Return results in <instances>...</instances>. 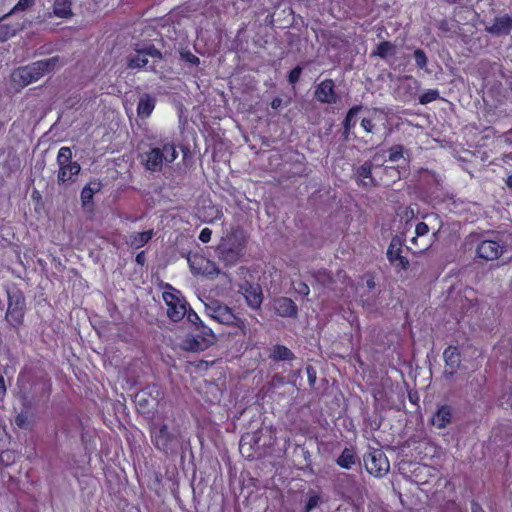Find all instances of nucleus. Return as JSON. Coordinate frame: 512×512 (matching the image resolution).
<instances>
[{"label": "nucleus", "mask_w": 512, "mask_h": 512, "mask_svg": "<svg viewBox=\"0 0 512 512\" xmlns=\"http://www.w3.org/2000/svg\"><path fill=\"white\" fill-rule=\"evenodd\" d=\"M505 185L509 190L512 191V173L505 179Z\"/></svg>", "instance_id": "obj_52"}, {"label": "nucleus", "mask_w": 512, "mask_h": 512, "mask_svg": "<svg viewBox=\"0 0 512 512\" xmlns=\"http://www.w3.org/2000/svg\"><path fill=\"white\" fill-rule=\"evenodd\" d=\"M154 230L149 229L143 232H133L129 235L126 243L132 249L144 247L154 236Z\"/></svg>", "instance_id": "obj_20"}, {"label": "nucleus", "mask_w": 512, "mask_h": 512, "mask_svg": "<svg viewBox=\"0 0 512 512\" xmlns=\"http://www.w3.org/2000/svg\"><path fill=\"white\" fill-rule=\"evenodd\" d=\"M443 358L446 367L449 369L448 373L454 375L461 364V353L457 346H448L443 352Z\"/></svg>", "instance_id": "obj_17"}, {"label": "nucleus", "mask_w": 512, "mask_h": 512, "mask_svg": "<svg viewBox=\"0 0 512 512\" xmlns=\"http://www.w3.org/2000/svg\"><path fill=\"white\" fill-rule=\"evenodd\" d=\"M434 416L440 417V416H450V412L445 410V407L443 406L441 409L437 410Z\"/></svg>", "instance_id": "obj_51"}, {"label": "nucleus", "mask_w": 512, "mask_h": 512, "mask_svg": "<svg viewBox=\"0 0 512 512\" xmlns=\"http://www.w3.org/2000/svg\"><path fill=\"white\" fill-rule=\"evenodd\" d=\"M70 147L63 146L59 149L56 162L58 165L57 181L59 184L68 185L76 181L81 171V165L73 161Z\"/></svg>", "instance_id": "obj_4"}, {"label": "nucleus", "mask_w": 512, "mask_h": 512, "mask_svg": "<svg viewBox=\"0 0 512 512\" xmlns=\"http://www.w3.org/2000/svg\"><path fill=\"white\" fill-rule=\"evenodd\" d=\"M363 459L367 472L375 477L381 478L390 470L388 458L380 449L370 450Z\"/></svg>", "instance_id": "obj_9"}, {"label": "nucleus", "mask_w": 512, "mask_h": 512, "mask_svg": "<svg viewBox=\"0 0 512 512\" xmlns=\"http://www.w3.org/2000/svg\"><path fill=\"white\" fill-rule=\"evenodd\" d=\"M270 358L274 361H291L295 358L293 352L286 346L276 344L273 346Z\"/></svg>", "instance_id": "obj_25"}, {"label": "nucleus", "mask_w": 512, "mask_h": 512, "mask_svg": "<svg viewBox=\"0 0 512 512\" xmlns=\"http://www.w3.org/2000/svg\"><path fill=\"white\" fill-rule=\"evenodd\" d=\"M297 292L303 296H307L310 293V288L306 283L300 282L297 287Z\"/></svg>", "instance_id": "obj_43"}, {"label": "nucleus", "mask_w": 512, "mask_h": 512, "mask_svg": "<svg viewBox=\"0 0 512 512\" xmlns=\"http://www.w3.org/2000/svg\"><path fill=\"white\" fill-rule=\"evenodd\" d=\"M240 453L248 458V459H252L253 458V454L251 452V444L250 442H247L246 441V438H242L241 441H240Z\"/></svg>", "instance_id": "obj_38"}, {"label": "nucleus", "mask_w": 512, "mask_h": 512, "mask_svg": "<svg viewBox=\"0 0 512 512\" xmlns=\"http://www.w3.org/2000/svg\"><path fill=\"white\" fill-rule=\"evenodd\" d=\"M212 230L203 228L199 233V240L203 243H208L211 240Z\"/></svg>", "instance_id": "obj_41"}, {"label": "nucleus", "mask_w": 512, "mask_h": 512, "mask_svg": "<svg viewBox=\"0 0 512 512\" xmlns=\"http://www.w3.org/2000/svg\"><path fill=\"white\" fill-rule=\"evenodd\" d=\"M409 399L412 403H415L418 400V396L415 394L409 393Z\"/></svg>", "instance_id": "obj_56"}, {"label": "nucleus", "mask_w": 512, "mask_h": 512, "mask_svg": "<svg viewBox=\"0 0 512 512\" xmlns=\"http://www.w3.org/2000/svg\"><path fill=\"white\" fill-rule=\"evenodd\" d=\"M393 171H394V173H395V176H396L397 178H400V172H399L398 170H396V169H393Z\"/></svg>", "instance_id": "obj_59"}, {"label": "nucleus", "mask_w": 512, "mask_h": 512, "mask_svg": "<svg viewBox=\"0 0 512 512\" xmlns=\"http://www.w3.org/2000/svg\"><path fill=\"white\" fill-rule=\"evenodd\" d=\"M135 55L128 58L127 67L130 69L145 68L148 71H155L156 64L162 60V53L153 44L144 48H136Z\"/></svg>", "instance_id": "obj_5"}, {"label": "nucleus", "mask_w": 512, "mask_h": 512, "mask_svg": "<svg viewBox=\"0 0 512 512\" xmlns=\"http://www.w3.org/2000/svg\"><path fill=\"white\" fill-rule=\"evenodd\" d=\"M60 57L53 56L47 59L38 60L28 65L17 68L12 79L21 87H25L33 82L38 81L45 74L51 73L59 66Z\"/></svg>", "instance_id": "obj_1"}, {"label": "nucleus", "mask_w": 512, "mask_h": 512, "mask_svg": "<svg viewBox=\"0 0 512 512\" xmlns=\"http://www.w3.org/2000/svg\"><path fill=\"white\" fill-rule=\"evenodd\" d=\"M407 152L405 147L401 144L393 145L388 150V160L390 162H398L400 159H404L407 163L409 159L404 158V154Z\"/></svg>", "instance_id": "obj_29"}, {"label": "nucleus", "mask_w": 512, "mask_h": 512, "mask_svg": "<svg viewBox=\"0 0 512 512\" xmlns=\"http://www.w3.org/2000/svg\"><path fill=\"white\" fill-rule=\"evenodd\" d=\"M187 317V320L193 324L201 334L204 336L209 337L210 339H206L203 337V341H207L208 344L213 343L214 341V334L211 328L207 327L202 320L200 319L199 315L191 308H187V313L185 315Z\"/></svg>", "instance_id": "obj_18"}, {"label": "nucleus", "mask_w": 512, "mask_h": 512, "mask_svg": "<svg viewBox=\"0 0 512 512\" xmlns=\"http://www.w3.org/2000/svg\"><path fill=\"white\" fill-rule=\"evenodd\" d=\"M314 97L323 104H335L339 97L335 91V83L332 79H324L315 88Z\"/></svg>", "instance_id": "obj_13"}, {"label": "nucleus", "mask_w": 512, "mask_h": 512, "mask_svg": "<svg viewBox=\"0 0 512 512\" xmlns=\"http://www.w3.org/2000/svg\"><path fill=\"white\" fill-rule=\"evenodd\" d=\"M102 189V183L99 180L89 181L81 190L80 200L81 205L84 209L93 207L94 195L100 192Z\"/></svg>", "instance_id": "obj_16"}, {"label": "nucleus", "mask_w": 512, "mask_h": 512, "mask_svg": "<svg viewBox=\"0 0 512 512\" xmlns=\"http://www.w3.org/2000/svg\"><path fill=\"white\" fill-rule=\"evenodd\" d=\"M373 164L371 161H365L355 171L356 182L362 187H372L377 185V181L372 176Z\"/></svg>", "instance_id": "obj_15"}, {"label": "nucleus", "mask_w": 512, "mask_h": 512, "mask_svg": "<svg viewBox=\"0 0 512 512\" xmlns=\"http://www.w3.org/2000/svg\"><path fill=\"white\" fill-rule=\"evenodd\" d=\"M363 109L362 105H354L346 113V116L343 120V134L345 138H348L349 134L351 133L352 129L356 125V116L358 113Z\"/></svg>", "instance_id": "obj_23"}, {"label": "nucleus", "mask_w": 512, "mask_h": 512, "mask_svg": "<svg viewBox=\"0 0 512 512\" xmlns=\"http://www.w3.org/2000/svg\"><path fill=\"white\" fill-rule=\"evenodd\" d=\"M282 105V99L280 97H275L271 103H270V106L272 109H275L277 110L278 108H280Z\"/></svg>", "instance_id": "obj_48"}, {"label": "nucleus", "mask_w": 512, "mask_h": 512, "mask_svg": "<svg viewBox=\"0 0 512 512\" xmlns=\"http://www.w3.org/2000/svg\"><path fill=\"white\" fill-rule=\"evenodd\" d=\"M16 424L21 427L24 424V418L17 417Z\"/></svg>", "instance_id": "obj_57"}, {"label": "nucleus", "mask_w": 512, "mask_h": 512, "mask_svg": "<svg viewBox=\"0 0 512 512\" xmlns=\"http://www.w3.org/2000/svg\"><path fill=\"white\" fill-rule=\"evenodd\" d=\"M44 385L46 386V390L49 393L50 390H51V381H50V379H45L44 380Z\"/></svg>", "instance_id": "obj_54"}, {"label": "nucleus", "mask_w": 512, "mask_h": 512, "mask_svg": "<svg viewBox=\"0 0 512 512\" xmlns=\"http://www.w3.org/2000/svg\"><path fill=\"white\" fill-rule=\"evenodd\" d=\"M53 15L62 19L73 17L72 0H55L53 3Z\"/></svg>", "instance_id": "obj_22"}, {"label": "nucleus", "mask_w": 512, "mask_h": 512, "mask_svg": "<svg viewBox=\"0 0 512 512\" xmlns=\"http://www.w3.org/2000/svg\"><path fill=\"white\" fill-rule=\"evenodd\" d=\"M219 254L224 260L230 263H235L239 257L238 250H235L231 247H227L226 245H221L219 247Z\"/></svg>", "instance_id": "obj_30"}, {"label": "nucleus", "mask_w": 512, "mask_h": 512, "mask_svg": "<svg viewBox=\"0 0 512 512\" xmlns=\"http://www.w3.org/2000/svg\"><path fill=\"white\" fill-rule=\"evenodd\" d=\"M16 460V454L12 450L2 451L0 454V461L5 465H10Z\"/></svg>", "instance_id": "obj_37"}, {"label": "nucleus", "mask_w": 512, "mask_h": 512, "mask_svg": "<svg viewBox=\"0 0 512 512\" xmlns=\"http://www.w3.org/2000/svg\"><path fill=\"white\" fill-rule=\"evenodd\" d=\"M429 230V226L425 222H419L415 227V236L411 239V243L418 248L420 252L424 251L428 247V243L423 246H419L418 239L427 236Z\"/></svg>", "instance_id": "obj_26"}, {"label": "nucleus", "mask_w": 512, "mask_h": 512, "mask_svg": "<svg viewBox=\"0 0 512 512\" xmlns=\"http://www.w3.org/2000/svg\"><path fill=\"white\" fill-rule=\"evenodd\" d=\"M156 106V98L148 93L143 94L137 104V114L140 118H148Z\"/></svg>", "instance_id": "obj_21"}, {"label": "nucleus", "mask_w": 512, "mask_h": 512, "mask_svg": "<svg viewBox=\"0 0 512 512\" xmlns=\"http://www.w3.org/2000/svg\"><path fill=\"white\" fill-rule=\"evenodd\" d=\"M321 502L320 496L314 492L308 493V500L305 505V512L315 509Z\"/></svg>", "instance_id": "obj_34"}, {"label": "nucleus", "mask_w": 512, "mask_h": 512, "mask_svg": "<svg viewBox=\"0 0 512 512\" xmlns=\"http://www.w3.org/2000/svg\"><path fill=\"white\" fill-rule=\"evenodd\" d=\"M135 261L137 264L143 266L146 262L145 252L144 251L139 252L135 257Z\"/></svg>", "instance_id": "obj_46"}, {"label": "nucleus", "mask_w": 512, "mask_h": 512, "mask_svg": "<svg viewBox=\"0 0 512 512\" xmlns=\"http://www.w3.org/2000/svg\"><path fill=\"white\" fill-rule=\"evenodd\" d=\"M394 52L395 46L390 41H382L377 45L372 55L386 59L389 55L394 54Z\"/></svg>", "instance_id": "obj_28"}, {"label": "nucleus", "mask_w": 512, "mask_h": 512, "mask_svg": "<svg viewBox=\"0 0 512 512\" xmlns=\"http://www.w3.org/2000/svg\"><path fill=\"white\" fill-rule=\"evenodd\" d=\"M302 70L303 69L300 65H297L291 69L288 73V82L292 85L296 84L301 77Z\"/></svg>", "instance_id": "obj_36"}, {"label": "nucleus", "mask_w": 512, "mask_h": 512, "mask_svg": "<svg viewBox=\"0 0 512 512\" xmlns=\"http://www.w3.org/2000/svg\"><path fill=\"white\" fill-rule=\"evenodd\" d=\"M285 383V377L282 376L281 374H275L273 377H272V380H271V384L273 386H276V385H283Z\"/></svg>", "instance_id": "obj_44"}, {"label": "nucleus", "mask_w": 512, "mask_h": 512, "mask_svg": "<svg viewBox=\"0 0 512 512\" xmlns=\"http://www.w3.org/2000/svg\"><path fill=\"white\" fill-rule=\"evenodd\" d=\"M206 315L213 321L237 328L235 335H241L245 337L249 328L246 323V319L237 316L233 309L225 305L224 303L213 300L205 304Z\"/></svg>", "instance_id": "obj_2"}, {"label": "nucleus", "mask_w": 512, "mask_h": 512, "mask_svg": "<svg viewBox=\"0 0 512 512\" xmlns=\"http://www.w3.org/2000/svg\"><path fill=\"white\" fill-rule=\"evenodd\" d=\"M367 287H369L370 289L375 287V282L373 278L367 280Z\"/></svg>", "instance_id": "obj_55"}, {"label": "nucleus", "mask_w": 512, "mask_h": 512, "mask_svg": "<svg viewBox=\"0 0 512 512\" xmlns=\"http://www.w3.org/2000/svg\"><path fill=\"white\" fill-rule=\"evenodd\" d=\"M178 434V430L166 424L155 426L152 429V439L155 446L165 453L173 451L177 447Z\"/></svg>", "instance_id": "obj_8"}, {"label": "nucleus", "mask_w": 512, "mask_h": 512, "mask_svg": "<svg viewBox=\"0 0 512 512\" xmlns=\"http://www.w3.org/2000/svg\"><path fill=\"white\" fill-rule=\"evenodd\" d=\"M163 300L167 306V316L171 321L179 322L185 317L188 303L179 290L167 284L163 292Z\"/></svg>", "instance_id": "obj_6"}, {"label": "nucleus", "mask_w": 512, "mask_h": 512, "mask_svg": "<svg viewBox=\"0 0 512 512\" xmlns=\"http://www.w3.org/2000/svg\"><path fill=\"white\" fill-rule=\"evenodd\" d=\"M429 422L438 429H443L450 423V418H429Z\"/></svg>", "instance_id": "obj_40"}, {"label": "nucleus", "mask_w": 512, "mask_h": 512, "mask_svg": "<svg viewBox=\"0 0 512 512\" xmlns=\"http://www.w3.org/2000/svg\"><path fill=\"white\" fill-rule=\"evenodd\" d=\"M449 24H450V23H449V21H447V20H443V21H441V22H440V24H439V29H440L441 31H443V32L450 31V30H451V28L449 27Z\"/></svg>", "instance_id": "obj_50"}, {"label": "nucleus", "mask_w": 512, "mask_h": 512, "mask_svg": "<svg viewBox=\"0 0 512 512\" xmlns=\"http://www.w3.org/2000/svg\"><path fill=\"white\" fill-rule=\"evenodd\" d=\"M449 3H456L458 0H446Z\"/></svg>", "instance_id": "obj_60"}, {"label": "nucleus", "mask_w": 512, "mask_h": 512, "mask_svg": "<svg viewBox=\"0 0 512 512\" xmlns=\"http://www.w3.org/2000/svg\"><path fill=\"white\" fill-rule=\"evenodd\" d=\"M21 25L19 23L10 24L7 22V16L0 19V41H7L13 37L19 30Z\"/></svg>", "instance_id": "obj_24"}, {"label": "nucleus", "mask_w": 512, "mask_h": 512, "mask_svg": "<svg viewBox=\"0 0 512 512\" xmlns=\"http://www.w3.org/2000/svg\"><path fill=\"white\" fill-rule=\"evenodd\" d=\"M356 462V454L353 449L345 448L337 459L339 466L350 469Z\"/></svg>", "instance_id": "obj_27"}, {"label": "nucleus", "mask_w": 512, "mask_h": 512, "mask_svg": "<svg viewBox=\"0 0 512 512\" xmlns=\"http://www.w3.org/2000/svg\"><path fill=\"white\" fill-rule=\"evenodd\" d=\"M26 310V300L24 294L20 290L8 292V307L5 318L7 322L18 328L24 321Z\"/></svg>", "instance_id": "obj_7"}, {"label": "nucleus", "mask_w": 512, "mask_h": 512, "mask_svg": "<svg viewBox=\"0 0 512 512\" xmlns=\"http://www.w3.org/2000/svg\"><path fill=\"white\" fill-rule=\"evenodd\" d=\"M502 160H503L504 162H507V161H509V160H512V152H511V153H505V154H503V156H502Z\"/></svg>", "instance_id": "obj_53"}, {"label": "nucleus", "mask_w": 512, "mask_h": 512, "mask_svg": "<svg viewBox=\"0 0 512 512\" xmlns=\"http://www.w3.org/2000/svg\"><path fill=\"white\" fill-rule=\"evenodd\" d=\"M309 384L313 386L316 382V371L312 366L306 368Z\"/></svg>", "instance_id": "obj_42"}, {"label": "nucleus", "mask_w": 512, "mask_h": 512, "mask_svg": "<svg viewBox=\"0 0 512 512\" xmlns=\"http://www.w3.org/2000/svg\"><path fill=\"white\" fill-rule=\"evenodd\" d=\"M23 379H24V374L21 372V373L19 374V376H18V382L23 381Z\"/></svg>", "instance_id": "obj_58"}, {"label": "nucleus", "mask_w": 512, "mask_h": 512, "mask_svg": "<svg viewBox=\"0 0 512 512\" xmlns=\"http://www.w3.org/2000/svg\"><path fill=\"white\" fill-rule=\"evenodd\" d=\"M34 0H19L17 4L13 7L12 12L14 11H25L28 8L34 5Z\"/></svg>", "instance_id": "obj_39"}, {"label": "nucleus", "mask_w": 512, "mask_h": 512, "mask_svg": "<svg viewBox=\"0 0 512 512\" xmlns=\"http://www.w3.org/2000/svg\"><path fill=\"white\" fill-rule=\"evenodd\" d=\"M145 395L146 393L144 391H142L141 393H138L136 394V403L139 405V406H142L143 405V402L146 401L145 399Z\"/></svg>", "instance_id": "obj_49"}, {"label": "nucleus", "mask_w": 512, "mask_h": 512, "mask_svg": "<svg viewBox=\"0 0 512 512\" xmlns=\"http://www.w3.org/2000/svg\"><path fill=\"white\" fill-rule=\"evenodd\" d=\"M506 246L501 241L484 239L481 240L476 248V256L484 261L497 260L505 252Z\"/></svg>", "instance_id": "obj_11"}, {"label": "nucleus", "mask_w": 512, "mask_h": 512, "mask_svg": "<svg viewBox=\"0 0 512 512\" xmlns=\"http://www.w3.org/2000/svg\"><path fill=\"white\" fill-rule=\"evenodd\" d=\"M404 245L405 238L399 235H395L392 237L386 252V256L389 263L397 271H406L410 267V262L408 258L402 255Z\"/></svg>", "instance_id": "obj_10"}, {"label": "nucleus", "mask_w": 512, "mask_h": 512, "mask_svg": "<svg viewBox=\"0 0 512 512\" xmlns=\"http://www.w3.org/2000/svg\"><path fill=\"white\" fill-rule=\"evenodd\" d=\"M6 392H7V388H6L4 377L2 375H0V400H2L4 398V396L6 395Z\"/></svg>", "instance_id": "obj_45"}, {"label": "nucleus", "mask_w": 512, "mask_h": 512, "mask_svg": "<svg viewBox=\"0 0 512 512\" xmlns=\"http://www.w3.org/2000/svg\"><path fill=\"white\" fill-rule=\"evenodd\" d=\"M180 57H181V60H183L185 63L190 64L192 66H198L200 64L199 57H197L190 51H181Z\"/></svg>", "instance_id": "obj_35"}, {"label": "nucleus", "mask_w": 512, "mask_h": 512, "mask_svg": "<svg viewBox=\"0 0 512 512\" xmlns=\"http://www.w3.org/2000/svg\"><path fill=\"white\" fill-rule=\"evenodd\" d=\"M275 311L281 317H296L298 307L295 302L288 297H280L275 300Z\"/></svg>", "instance_id": "obj_19"}, {"label": "nucleus", "mask_w": 512, "mask_h": 512, "mask_svg": "<svg viewBox=\"0 0 512 512\" xmlns=\"http://www.w3.org/2000/svg\"><path fill=\"white\" fill-rule=\"evenodd\" d=\"M414 60L418 68L426 69L428 59L425 52L422 49L418 48L414 51Z\"/></svg>", "instance_id": "obj_32"}, {"label": "nucleus", "mask_w": 512, "mask_h": 512, "mask_svg": "<svg viewBox=\"0 0 512 512\" xmlns=\"http://www.w3.org/2000/svg\"><path fill=\"white\" fill-rule=\"evenodd\" d=\"M239 292L245 298L247 306L252 310H258L261 308L263 302V293L259 284L245 281L240 285Z\"/></svg>", "instance_id": "obj_12"}, {"label": "nucleus", "mask_w": 512, "mask_h": 512, "mask_svg": "<svg viewBox=\"0 0 512 512\" xmlns=\"http://www.w3.org/2000/svg\"><path fill=\"white\" fill-rule=\"evenodd\" d=\"M360 126L367 134H371L376 131V123L373 117H363L361 119Z\"/></svg>", "instance_id": "obj_33"}, {"label": "nucleus", "mask_w": 512, "mask_h": 512, "mask_svg": "<svg viewBox=\"0 0 512 512\" xmlns=\"http://www.w3.org/2000/svg\"><path fill=\"white\" fill-rule=\"evenodd\" d=\"M205 347H207V344L203 345L196 339H193V343L190 344V349L195 351L202 350Z\"/></svg>", "instance_id": "obj_47"}, {"label": "nucleus", "mask_w": 512, "mask_h": 512, "mask_svg": "<svg viewBox=\"0 0 512 512\" xmlns=\"http://www.w3.org/2000/svg\"><path fill=\"white\" fill-rule=\"evenodd\" d=\"M178 157L176 146L172 142H165L161 147H153L141 155L145 169L150 172L162 171L164 164L173 163Z\"/></svg>", "instance_id": "obj_3"}, {"label": "nucleus", "mask_w": 512, "mask_h": 512, "mask_svg": "<svg viewBox=\"0 0 512 512\" xmlns=\"http://www.w3.org/2000/svg\"><path fill=\"white\" fill-rule=\"evenodd\" d=\"M439 96L440 93L437 89H429L419 96V103L422 105L429 104L437 100Z\"/></svg>", "instance_id": "obj_31"}, {"label": "nucleus", "mask_w": 512, "mask_h": 512, "mask_svg": "<svg viewBox=\"0 0 512 512\" xmlns=\"http://www.w3.org/2000/svg\"><path fill=\"white\" fill-rule=\"evenodd\" d=\"M511 30L512 16L509 14L496 16L491 25L485 27V31L495 37L507 36Z\"/></svg>", "instance_id": "obj_14"}]
</instances>
